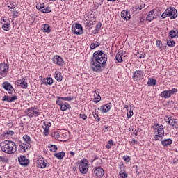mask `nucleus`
I'll return each mask as SVG.
<instances>
[{"mask_svg": "<svg viewBox=\"0 0 178 178\" xmlns=\"http://www.w3.org/2000/svg\"><path fill=\"white\" fill-rule=\"evenodd\" d=\"M108 61V56L105 52L98 50L93 54V58L90 62V66L93 72H101L105 67V63Z\"/></svg>", "mask_w": 178, "mask_h": 178, "instance_id": "1", "label": "nucleus"}, {"mask_svg": "<svg viewBox=\"0 0 178 178\" xmlns=\"http://www.w3.org/2000/svg\"><path fill=\"white\" fill-rule=\"evenodd\" d=\"M1 149L5 154H15L16 152V143L10 140H5L1 144Z\"/></svg>", "mask_w": 178, "mask_h": 178, "instance_id": "2", "label": "nucleus"}, {"mask_svg": "<svg viewBox=\"0 0 178 178\" xmlns=\"http://www.w3.org/2000/svg\"><path fill=\"white\" fill-rule=\"evenodd\" d=\"M161 17L162 19H166V17H170V19H176L177 17V10L173 7L167 8L161 15Z\"/></svg>", "mask_w": 178, "mask_h": 178, "instance_id": "3", "label": "nucleus"}, {"mask_svg": "<svg viewBox=\"0 0 178 178\" xmlns=\"http://www.w3.org/2000/svg\"><path fill=\"white\" fill-rule=\"evenodd\" d=\"M79 169L83 175H86L88 172V161L86 159H83L79 163Z\"/></svg>", "mask_w": 178, "mask_h": 178, "instance_id": "4", "label": "nucleus"}, {"mask_svg": "<svg viewBox=\"0 0 178 178\" xmlns=\"http://www.w3.org/2000/svg\"><path fill=\"white\" fill-rule=\"evenodd\" d=\"M72 32L76 35H81V34H83L84 33V31H83V26L79 23L72 24Z\"/></svg>", "mask_w": 178, "mask_h": 178, "instance_id": "5", "label": "nucleus"}, {"mask_svg": "<svg viewBox=\"0 0 178 178\" xmlns=\"http://www.w3.org/2000/svg\"><path fill=\"white\" fill-rule=\"evenodd\" d=\"M160 15L161 10H159V8L154 9L149 12V14L147 16V20H148L149 22H152L154 19H156V17H158V16H160Z\"/></svg>", "mask_w": 178, "mask_h": 178, "instance_id": "6", "label": "nucleus"}, {"mask_svg": "<svg viewBox=\"0 0 178 178\" xmlns=\"http://www.w3.org/2000/svg\"><path fill=\"white\" fill-rule=\"evenodd\" d=\"M177 92V89L173 88L169 90H164L161 92V97L162 98H165V99H168V98H170L173 94H176Z\"/></svg>", "mask_w": 178, "mask_h": 178, "instance_id": "7", "label": "nucleus"}, {"mask_svg": "<svg viewBox=\"0 0 178 178\" xmlns=\"http://www.w3.org/2000/svg\"><path fill=\"white\" fill-rule=\"evenodd\" d=\"M155 134H156V140H159L158 139V137H161V138L163 137V136H165L163 125L156 124Z\"/></svg>", "mask_w": 178, "mask_h": 178, "instance_id": "8", "label": "nucleus"}, {"mask_svg": "<svg viewBox=\"0 0 178 178\" xmlns=\"http://www.w3.org/2000/svg\"><path fill=\"white\" fill-rule=\"evenodd\" d=\"M40 113H41L35 111L33 107L28 108L25 112V114L26 116H29V118H37Z\"/></svg>", "mask_w": 178, "mask_h": 178, "instance_id": "9", "label": "nucleus"}, {"mask_svg": "<svg viewBox=\"0 0 178 178\" xmlns=\"http://www.w3.org/2000/svg\"><path fill=\"white\" fill-rule=\"evenodd\" d=\"M38 168L40 169H45V168H48L49 166V163H47V160L44 159V157H40L38 161Z\"/></svg>", "mask_w": 178, "mask_h": 178, "instance_id": "10", "label": "nucleus"}, {"mask_svg": "<svg viewBox=\"0 0 178 178\" xmlns=\"http://www.w3.org/2000/svg\"><path fill=\"white\" fill-rule=\"evenodd\" d=\"M9 70V65L5 63L0 64V76L5 77Z\"/></svg>", "mask_w": 178, "mask_h": 178, "instance_id": "11", "label": "nucleus"}, {"mask_svg": "<svg viewBox=\"0 0 178 178\" xmlns=\"http://www.w3.org/2000/svg\"><path fill=\"white\" fill-rule=\"evenodd\" d=\"M2 87L4 88V90H6L8 91V94H13L15 92V88L13 86H12V84H10L9 82H3L2 83Z\"/></svg>", "mask_w": 178, "mask_h": 178, "instance_id": "12", "label": "nucleus"}, {"mask_svg": "<svg viewBox=\"0 0 178 178\" xmlns=\"http://www.w3.org/2000/svg\"><path fill=\"white\" fill-rule=\"evenodd\" d=\"M56 105L60 106V111L65 112V111H67V109H70V105L67 102L63 103L62 100H56Z\"/></svg>", "mask_w": 178, "mask_h": 178, "instance_id": "13", "label": "nucleus"}, {"mask_svg": "<svg viewBox=\"0 0 178 178\" xmlns=\"http://www.w3.org/2000/svg\"><path fill=\"white\" fill-rule=\"evenodd\" d=\"M52 62L55 65H57V66H63L65 63L63 58L58 55H56L52 58Z\"/></svg>", "mask_w": 178, "mask_h": 178, "instance_id": "14", "label": "nucleus"}, {"mask_svg": "<svg viewBox=\"0 0 178 178\" xmlns=\"http://www.w3.org/2000/svg\"><path fill=\"white\" fill-rule=\"evenodd\" d=\"M52 124L49 122H44L42 124L43 132L42 134L44 136H49V127H51Z\"/></svg>", "mask_w": 178, "mask_h": 178, "instance_id": "15", "label": "nucleus"}, {"mask_svg": "<svg viewBox=\"0 0 178 178\" xmlns=\"http://www.w3.org/2000/svg\"><path fill=\"white\" fill-rule=\"evenodd\" d=\"M123 58H126V51H120L117 53L115 56V59L119 63H122L123 62Z\"/></svg>", "mask_w": 178, "mask_h": 178, "instance_id": "16", "label": "nucleus"}, {"mask_svg": "<svg viewBox=\"0 0 178 178\" xmlns=\"http://www.w3.org/2000/svg\"><path fill=\"white\" fill-rule=\"evenodd\" d=\"M94 174L98 178H101L105 175V171L104 170V168L99 166L94 169Z\"/></svg>", "mask_w": 178, "mask_h": 178, "instance_id": "17", "label": "nucleus"}, {"mask_svg": "<svg viewBox=\"0 0 178 178\" xmlns=\"http://www.w3.org/2000/svg\"><path fill=\"white\" fill-rule=\"evenodd\" d=\"M15 84L17 86H20L22 88H27L29 87V83H27V79L24 78L16 81Z\"/></svg>", "mask_w": 178, "mask_h": 178, "instance_id": "18", "label": "nucleus"}, {"mask_svg": "<svg viewBox=\"0 0 178 178\" xmlns=\"http://www.w3.org/2000/svg\"><path fill=\"white\" fill-rule=\"evenodd\" d=\"M143 77H144V73L141 70H137V71L134 72L133 74V79L136 81H137L138 80H141V79H143Z\"/></svg>", "mask_w": 178, "mask_h": 178, "instance_id": "19", "label": "nucleus"}, {"mask_svg": "<svg viewBox=\"0 0 178 178\" xmlns=\"http://www.w3.org/2000/svg\"><path fill=\"white\" fill-rule=\"evenodd\" d=\"M168 124H170V126H172L174 129H178L177 120L172 117H168Z\"/></svg>", "mask_w": 178, "mask_h": 178, "instance_id": "20", "label": "nucleus"}, {"mask_svg": "<svg viewBox=\"0 0 178 178\" xmlns=\"http://www.w3.org/2000/svg\"><path fill=\"white\" fill-rule=\"evenodd\" d=\"M18 161L22 166H27V165H29V159L24 156H19Z\"/></svg>", "mask_w": 178, "mask_h": 178, "instance_id": "21", "label": "nucleus"}, {"mask_svg": "<svg viewBox=\"0 0 178 178\" xmlns=\"http://www.w3.org/2000/svg\"><path fill=\"white\" fill-rule=\"evenodd\" d=\"M17 99V96H8V95H4L2 98V101H6L7 102H14V101H16Z\"/></svg>", "mask_w": 178, "mask_h": 178, "instance_id": "22", "label": "nucleus"}, {"mask_svg": "<svg viewBox=\"0 0 178 178\" xmlns=\"http://www.w3.org/2000/svg\"><path fill=\"white\" fill-rule=\"evenodd\" d=\"M111 108H112V104L111 103H108L106 105H104L101 107V111L102 113H106V112H109L111 111Z\"/></svg>", "mask_w": 178, "mask_h": 178, "instance_id": "23", "label": "nucleus"}, {"mask_svg": "<svg viewBox=\"0 0 178 178\" xmlns=\"http://www.w3.org/2000/svg\"><path fill=\"white\" fill-rule=\"evenodd\" d=\"M121 17L122 19H124V20H128L131 17L130 13H129V11H127L126 10H123L121 12Z\"/></svg>", "mask_w": 178, "mask_h": 178, "instance_id": "24", "label": "nucleus"}, {"mask_svg": "<svg viewBox=\"0 0 178 178\" xmlns=\"http://www.w3.org/2000/svg\"><path fill=\"white\" fill-rule=\"evenodd\" d=\"M31 147L28 145H26V143H22L19 145V152H26V149H29Z\"/></svg>", "mask_w": 178, "mask_h": 178, "instance_id": "25", "label": "nucleus"}, {"mask_svg": "<svg viewBox=\"0 0 178 178\" xmlns=\"http://www.w3.org/2000/svg\"><path fill=\"white\" fill-rule=\"evenodd\" d=\"M23 140L26 145L31 147V138L29 135H24Z\"/></svg>", "mask_w": 178, "mask_h": 178, "instance_id": "26", "label": "nucleus"}, {"mask_svg": "<svg viewBox=\"0 0 178 178\" xmlns=\"http://www.w3.org/2000/svg\"><path fill=\"white\" fill-rule=\"evenodd\" d=\"M96 95H95V98H94V102L95 104H98L99 101H101V96H99V90H96L94 92Z\"/></svg>", "mask_w": 178, "mask_h": 178, "instance_id": "27", "label": "nucleus"}, {"mask_svg": "<svg viewBox=\"0 0 178 178\" xmlns=\"http://www.w3.org/2000/svg\"><path fill=\"white\" fill-rule=\"evenodd\" d=\"M13 134H15V132L13 131L8 130V131H5L3 133L2 136L3 137H4V138H9V137H12Z\"/></svg>", "mask_w": 178, "mask_h": 178, "instance_id": "28", "label": "nucleus"}, {"mask_svg": "<svg viewBox=\"0 0 178 178\" xmlns=\"http://www.w3.org/2000/svg\"><path fill=\"white\" fill-rule=\"evenodd\" d=\"M143 8H145V4H141L140 6H136L135 7H133V11L136 12V13H138L140 12V10H141V9H143Z\"/></svg>", "mask_w": 178, "mask_h": 178, "instance_id": "29", "label": "nucleus"}, {"mask_svg": "<svg viewBox=\"0 0 178 178\" xmlns=\"http://www.w3.org/2000/svg\"><path fill=\"white\" fill-rule=\"evenodd\" d=\"M172 143V139H165L161 141V144L163 147H168V145H170Z\"/></svg>", "mask_w": 178, "mask_h": 178, "instance_id": "30", "label": "nucleus"}, {"mask_svg": "<svg viewBox=\"0 0 178 178\" xmlns=\"http://www.w3.org/2000/svg\"><path fill=\"white\" fill-rule=\"evenodd\" d=\"M65 152H60L54 154V156L57 158V159H62L65 158Z\"/></svg>", "mask_w": 178, "mask_h": 178, "instance_id": "31", "label": "nucleus"}, {"mask_svg": "<svg viewBox=\"0 0 178 178\" xmlns=\"http://www.w3.org/2000/svg\"><path fill=\"white\" fill-rule=\"evenodd\" d=\"M54 83V79H52V78H47L44 80L43 81V84L49 85V86H52V84Z\"/></svg>", "mask_w": 178, "mask_h": 178, "instance_id": "32", "label": "nucleus"}, {"mask_svg": "<svg viewBox=\"0 0 178 178\" xmlns=\"http://www.w3.org/2000/svg\"><path fill=\"white\" fill-rule=\"evenodd\" d=\"M58 100L59 101H73L74 97H56Z\"/></svg>", "mask_w": 178, "mask_h": 178, "instance_id": "33", "label": "nucleus"}, {"mask_svg": "<svg viewBox=\"0 0 178 178\" xmlns=\"http://www.w3.org/2000/svg\"><path fill=\"white\" fill-rule=\"evenodd\" d=\"M169 35L171 38H176V37H177V35H178V32H177V31L171 30L169 32Z\"/></svg>", "mask_w": 178, "mask_h": 178, "instance_id": "34", "label": "nucleus"}, {"mask_svg": "<svg viewBox=\"0 0 178 178\" xmlns=\"http://www.w3.org/2000/svg\"><path fill=\"white\" fill-rule=\"evenodd\" d=\"M42 29H43V31L44 32V33H51V28L49 27V24H44V25H43V27H42Z\"/></svg>", "mask_w": 178, "mask_h": 178, "instance_id": "35", "label": "nucleus"}, {"mask_svg": "<svg viewBox=\"0 0 178 178\" xmlns=\"http://www.w3.org/2000/svg\"><path fill=\"white\" fill-rule=\"evenodd\" d=\"M118 177L119 178H127L128 175H127V173H126V170H120Z\"/></svg>", "mask_w": 178, "mask_h": 178, "instance_id": "36", "label": "nucleus"}, {"mask_svg": "<svg viewBox=\"0 0 178 178\" xmlns=\"http://www.w3.org/2000/svg\"><path fill=\"white\" fill-rule=\"evenodd\" d=\"M54 76L57 81H62V75L60 72H55Z\"/></svg>", "mask_w": 178, "mask_h": 178, "instance_id": "37", "label": "nucleus"}, {"mask_svg": "<svg viewBox=\"0 0 178 178\" xmlns=\"http://www.w3.org/2000/svg\"><path fill=\"white\" fill-rule=\"evenodd\" d=\"M101 45V43L96 42L95 43H92L90 47V49L93 50L95 48H98Z\"/></svg>", "mask_w": 178, "mask_h": 178, "instance_id": "38", "label": "nucleus"}, {"mask_svg": "<svg viewBox=\"0 0 178 178\" xmlns=\"http://www.w3.org/2000/svg\"><path fill=\"white\" fill-rule=\"evenodd\" d=\"M49 148L51 152H56L58 151V147L55 145H49Z\"/></svg>", "mask_w": 178, "mask_h": 178, "instance_id": "39", "label": "nucleus"}, {"mask_svg": "<svg viewBox=\"0 0 178 178\" xmlns=\"http://www.w3.org/2000/svg\"><path fill=\"white\" fill-rule=\"evenodd\" d=\"M44 6L45 4L44 3H41L40 4H37L36 9H38V10H40V12H42V9H44Z\"/></svg>", "mask_w": 178, "mask_h": 178, "instance_id": "40", "label": "nucleus"}, {"mask_svg": "<svg viewBox=\"0 0 178 178\" xmlns=\"http://www.w3.org/2000/svg\"><path fill=\"white\" fill-rule=\"evenodd\" d=\"M7 5H8V8H9L10 10L16 8V5H15V3H13V1H10L9 3H7Z\"/></svg>", "mask_w": 178, "mask_h": 178, "instance_id": "41", "label": "nucleus"}, {"mask_svg": "<svg viewBox=\"0 0 178 178\" xmlns=\"http://www.w3.org/2000/svg\"><path fill=\"white\" fill-rule=\"evenodd\" d=\"M93 118L95 119L96 122H99V120H101V118H99L98 112L97 111L93 112Z\"/></svg>", "mask_w": 178, "mask_h": 178, "instance_id": "42", "label": "nucleus"}, {"mask_svg": "<svg viewBox=\"0 0 178 178\" xmlns=\"http://www.w3.org/2000/svg\"><path fill=\"white\" fill-rule=\"evenodd\" d=\"M1 23L4 25L10 26V20L8 18H5L1 20Z\"/></svg>", "mask_w": 178, "mask_h": 178, "instance_id": "43", "label": "nucleus"}, {"mask_svg": "<svg viewBox=\"0 0 178 178\" xmlns=\"http://www.w3.org/2000/svg\"><path fill=\"white\" fill-rule=\"evenodd\" d=\"M147 84L148 86H155V84H156V80L154 79H149Z\"/></svg>", "mask_w": 178, "mask_h": 178, "instance_id": "44", "label": "nucleus"}, {"mask_svg": "<svg viewBox=\"0 0 178 178\" xmlns=\"http://www.w3.org/2000/svg\"><path fill=\"white\" fill-rule=\"evenodd\" d=\"M52 9L51 7H44V9L42 10V13H49L51 12Z\"/></svg>", "mask_w": 178, "mask_h": 178, "instance_id": "45", "label": "nucleus"}, {"mask_svg": "<svg viewBox=\"0 0 178 178\" xmlns=\"http://www.w3.org/2000/svg\"><path fill=\"white\" fill-rule=\"evenodd\" d=\"M167 45H168L171 48H173V47H175V45H176V42H175L174 40H169L168 41H167Z\"/></svg>", "mask_w": 178, "mask_h": 178, "instance_id": "46", "label": "nucleus"}, {"mask_svg": "<svg viewBox=\"0 0 178 178\" xmlns=\"http://www.w3.org/2000/svg\"><path fill=\"white\" fill-rule=\"evenodd\" d=\"M51 137L54 138H59V137H60V134H59V132L58 131H54L51 133Z\"/></svg>", "mask_w": 178, "mask_h": 178, "instance_id": "47", "label": "nucleus"}, {"mask_svg": "<svg viewBox=\"0 0 178 178\" xmlns=\"http://www.w3.org/2000/svg\"><path fill=\"white\" fill-rule=\"evenodd\" d=\"M156 44L159 49H162V48H163V44H162V42H161V40H156Z\"/></svg>", "mask_w": 178, "mask_h": 178, "instance_id": "48", "label": "nucleus"}, {"mask_svg": "<svg viewBox=\"0 0 178 178\" xmlns=\"http://www.w3.org/2000/svg\"><path fill=\"white\" fill-rule=\"evenodd\" d=\"M2 29L3 30H4L5 31H9V30H10V25H2Z\"/></svg>", "mask_w": 178, "mask_h": 178, "instance_id": "49", "label": "nucleus"}, {"mask_svg": "<svg viewBox=\"0 0 178 178\" xmlns=\"http://www.w3.org/2000/svg\"><path fill=\"white\" fill-rule=\"evenodd\" d=\"M112 145H113V140H109L106 146V148H107V149H110Z\"/></svg>", "mask_w": 178, "mask_h": 178, "instance_id": "50", "label": "nucleus"}, {"mask_svg": "<svg viewBox=\"0 0 178 178\" xmlns=\"http://www.w3.org/2000/svg\"><path fill=\"white\" fill-rule=\"evenodd\" d=\"M8 158L5 157V156H0V162H4L6 163L8 162Z\"/></svg>", "mask_w": 178, "mask_h": 178, "instance_id": "51", "label": "nucleus"}, {"mask_svg": "<svg viewBox=\"0 0 178 178\" xmlns=\"http://www.w3.org/2000/svg\"><path fill=\"white\" fill-rule=\"evenodd\" d=\"M19 16V12L17 11H13V19H16Z\"/></svg>", "mask_w": 178, "mask_h": 178, "instance_id": "52", "label": "nucleus"}, {"mask_svg": "<svg viewBox=\"0 0 178 178\" xmlns=\"http://www.w3.org/2000/svg\"><path fill=\"white\" fill-rule=\"evenodd\" d=\"M134 113L133 111L130 110L129 113H127V116L128 118V119H130V118H131V116H133Z\"/></svg>", "mask_w": 178, "mask_h": 178, "instance_id": "53", "label": "nucleus"}, {"mask_svg": "<svg viewBox=\"0 0 178 178\" xmlns=\"http://www.w3.org/2000/svg\"><path fill=\"white\" fill-rule=\"evenodd\" d=\"M122 159H124L125 162H130L131 161L130 156H124Z\"/></svg>", "mask_w": 178, "mask_h": 178, "instance_id": "54", "label": "nucleus"}, {"mask_svg": "<svg viewBox=\"0 0 178 178\" xmlns=\"http://www.w3.org/2000/svg\"><path fill=\"white\" fill-rule=\"evenodd\" d=\"M79 117L81 118V119H83V120H86V119H87V115L84 113L80 114Z\"/></svg>", "mask_w": 178, "mask_h": 178, "instance_id": "55", "label": "nucleus"}, {"mask_svg": "<svg viewBox=\"0 0 178 178\" xmlns=\"http://www.w3.org/2000/svg\"><path fill=\"white\" fill-rule=\"evenodd\" d=\"M136 56H138V58H140V59H143V58H145V54H140V53H138L136 54Z\"/></svg>", "mask_w": 178, "mask_h": 178, "instance_id": "56", "label": "nucleus"}, {"mask_svg": "<svg viewBox=\"0 0 178 178\" xmlns=\"http://www.w3.org/2000/svg\"><path fill=\"white\" fill-rule=\"evenodd\" d=\"M119 168L120 170H124V165L122 163H120Z\"/></svg>", "mask_w": 178, "mask_h": 178, "instance_id": "57", "label": "nucleus"}, {"mask_svg": "<svg viewBox=\"0 0 178 178\" xmlns=\"http://www.w3.org/2000/svg\"><path fill=\"white\" fill-rule=\"evenodd\" d=\"M95 30H96V31H99V30H101V24H97Z\"/></svg>", "mask_w": 178, "mask_h": 178, "instance_id": "58", "label": "nucleus"}, {"mask_svg": "<svg viewBox=\"0 0 178 178\" xmlns=\"http://www.w3.org/2000/svg\"><path fill=\"white\" fill-rule=\"evenodd\" d=\"M133 136H134V137L138 136V131L135 130L133 133Z\"/></svg>", "mask_w": 178, "mask_h": 178, "instance_id": "59", "label": "nucleus"}, {"mask_svg": "<svg viewBox=\"0 0 178 178\" xmlns=\"http://www.w3.org/2000/svg\"><path fill=\"white\" fill-rule=\"evenodd\" d=\"M132 144H137V140L136 139L132 140Z\"/></svg>", "mask_w": 178, "mask_h": 178, "instance_id": "60", "label": "nucleus"}, {"mask_svg": "<svg viewBox=\"0 0 178 178\" xmlns=\"http://www.w3.org/2000/svg\"><path fill=\"white\" fill-rule=\"evenodd\" d=\"M70 155H72V156H74V155H75V153L74 152H70Z\"/></svg>", "mask_w": 178, "mask_h": 178, "instance_id": "61", "label": "nucleus"}, {"mask_svg": "<svg viewBox=\"0 0 178 178\" xmlns=\"http://www.w3.org/2000/svg\"><path fill=\"white\" fill-rule=\"evenodd\" d=\"M124 108H125V109H127V111H129L127 108H129V106H127V105H124Z\"/></svg>", "mask_w": 178, "mask_h": 178, "instance_id": "62", "label": "nucleus"}, {"mask_svg": "<svg viewBox=\"0 0 178 178\" xmlns=\"http://www.w3.org/2000/svg\"><path fill=\"white\" fill-rule=\"evenodd\" d=\"M108 2H115L116 0H107Z\"/></svg>", "mask_w": 178, "mask_h": 178, "instance_id": "63", "label": "nucleus"}, {"mask_svg": "<svg viewBox=\"0 0 178 178\" xmlns=\"http://www.w3.org/2000/svg\"><path fill=\"white\" fill-rule=\"evenodd\" d=\"M0 178H1V176H0Z\"/></svg>", "mask_w": 178, "mask_h": 178, "instance_id": "64", "label": "nucleus"}]
</instances>
